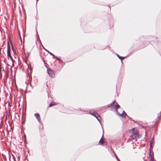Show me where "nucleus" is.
Masks as SVG:
<instances>
[{
  "label": "nucleus",
  "mask_w": 161,
  "mask_h": 161,
  "mask_svg": "<svg viewBox=\"0 0 161 161\" xmlns=\"http://www.w3.org/2000/svg\"><path fill=\"white\" fill-rule=\"evenodd\" d=\"M19 36L20 37V33H19Z\"/></svg>",
  "instance_id": "15"
},
{
  "label": "nucleus",
  "mask_w": 161,
  "mask_h": 161,
  "mask_svg": "<svg viewBox=\"0 0 161 161\" xmlns=\"http://www.w3.org/2000/svg\"><path fill=\"white\" fill-rule=\"evenodd\" d=\"M1 68L0 67V78L2 77L1 75Z\"/></svg>",
  "instance_id": "11"
},
{
  "label": "nucleus",
  "mask_w": 161,
  "mask_h": 161,
  "mask_svg": "<svg viewBox=\"0 0 161 161\" xmlns=\"http://www.w3.org/2000/svg\"><path fill=\"white\" fill-rule=\"evenodd\" d=\"M117 56L118 57V58H119V57H120V56L119 55H117Z\"/></svg>",
  "instance_id": "14"
},
{
  "label": "nucleus",
  "mask_w": 161,
  "mask_h": 161,
  "mask_svg": "<svg viewBox=\"0 0 161 161\" xmlns=\"http://www.w3.org/2000/svg\"><path fill=\"white\" fill-rule=\"evenodd\" d=\"M150 156H151V160H153V157L151 155H150Z\"/></svg>",
  "instance_id": "13"
},
{
  "label": "nucleus",
  "mask_w": 161,
  "mask_h": 161,
  "mask_svg": "<svg viewBox=\"0 0 161 161\" xmlns=\"http://www.w3.org/2000/svg\"><path fill=\"white\" fill-rule=\"evenodd\" d=\"M104 142V139H103V136L100 139L99 141V144L101 145H103Z\"/></svg>",
  "instance_id": "7"
},
{
  "label": "nucleus",
  "mask_w": 161,
  "mask_h": 161,
  "mask_svg": "<svg viewBox=\"0 0 161 161\" xmlns=\"http://www.w3.org/2000/svg\"><path fill=\"white\" fill-rule=\"evenodd\" d=\"M119 58L120 59L122 60L125 58H123L122 57L120 56V57H119Z\"/></svg>",
  "instance_id": "12"
},
{
  "label": "nucleus",
  "mask_w": 161,
  "mask_h": 161,
  "mask_svg": "<svg viewBox=\"0 0 161 161\" xmlns=\"http://www.w3.org/2000/svg\"><path fill=\"white\" fill-rule=\"evenodd\" d=\"M57 104L55 102L53 101H52L49 104V107H51L53 106H55L57 105Z\"/></svg>",
  "instance_id": "8"
},
{
  "label": "nucleus",
  "mask_w": 161,
  "mask_h": 161,
  "mask_svg": "<svg viewBox=\"0 0 161 161\" xmlns=\"http://www.w3.org/2000/svg\"><path fill=\"white\" fill-rule=\"evenodd\" d=\"M120 107V106L118 104H117L115 105L114 107V109L116 110V111H117L118 110L117 109L119 108Z\"/></svg>",
  "instance_id": "9"
},
{
  "label": "nucleus",
  "mask_w": 161,
  "mask_h": 161,
  "mask_svg": "<svg viewBox=\"0 0 161 161\" xmlns=\"http://www.w3.org/2000/svg\"><path fill=\"white\" fill-rule=\"evenodd\" d=\"M153 143H154V142H153V139H152V140H151L150 141V146L151 147H153Z\"/></svg>",
  "instance_id": "10"
},
{
  "label": "nucleus",
  "mask_w": 161,
  "mask_h": 161,
  "mask_svg": "<svg viewBox=\"0 0 161 161\" xmlns=\"http://www.w3.org/2000/svg\"><path fill=\"white\" fill-rule=\"evenodd\" d=\"M91 114L95 116L98 120H99L98 117H99V114L97 113L96 112L92 111L90 112Z\"/></svg>",
  "instance_id": "5"
},
{
  "label": "nucleus",
  "mask_w": 161,
  "mask_h": 161,
  "mask_svg": "<svg viewBox=\"0 0 161 161\" xmlns=\"http://www.w3.org/2000/svg\"><path fill=\"white\" fill-rule=\"evenodd\" d=\"M35 116L36 118L37 119L38 121L40 122L41 121V118L40 116V115L38 113H36L35 114Z\"/></svg>",
  "instance_id": "6"
},
{
  "label": "nucleus",
  "mask_w": 161,
  "mask_h": 161,
  "mask_svg": "<svg viewBox=\"0 0 161 161\" xmlns=\"http://www.w3.org/2000/svg\"><path fill=\"white\" fill-rule=\"evenodd\" d=\"M116 112L119 115L122 117H125L126 115V113L122 109H120L119 110H117Z\"/></svg>",
  "instance_id": "2"
},
{
  "label": "nucleus",
  "mask_w": 161,
  "mask_h": 161,
  "mask_svg": "<svg viewBox=\"0 0 161 161\" xmlns=\"http://www.w3.org/2000/svg\"><path fill=\"white\" fill-rule=\"evenodd\" d=\"M7 56L8 58H9L11 60H13V58L10 54V49L9 45H8L7 47Z\"/></svg>",
  "instance_id": "3"
},
{
  "label": "nucleus",
  "mask_w": 161,
  "mask_h": 161,
  "mask_svg": "<svg viewBox=\"0 0 161 161\" xmlns=\"http://www.w3.org/2000/svg\"><path fill=\"white\" fill-rule=\"evenodd\" d=\"M47 72L49 76L52 78H53L55 76V74L53 71L50 69H48Z\"/></svg>",
  "instance_id": "4"
},
{
  "label": "nucleus",
  "mask_w": 161,
  "mask_h": 161,
  "mask_svg": "<svg viewBox=\"0 0 161 161\" xmlns=\"http://www.w3.org/2000/svg\"><path fill=\"white\" fill-rule=\"evenodd\" d=\"M131 134V136H130L129 140H137V139L138 138V131L136 128H134L132 129Z\"/></svg>",
  "instance_id": "1"
}]
</instances>
